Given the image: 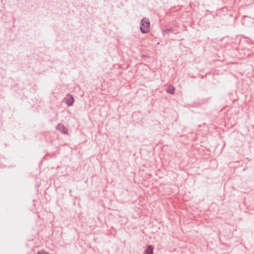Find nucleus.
I'll list each match as a JSON object with an SVG mask.
<instances>
[{
    "label": "nucleus",
    "instance_id": "obj_2",
    "mask_svg": "<svg viewBox=\"0 0 254 254\" xmlns=\"http://www.w3.org/2000/svg\"><path fill=\"white\" fill-rule=\"evenodd\" d=\"M64 102H65L68 106H71L73 103L74 98L72 95L68 94L64 99Z\"/></svg>",
    "mask_w": 254,
    "mask_h": 254
},
{
    "label": "nucleus",
    "instance_id": "obj_3",
    "mask_svg": "<svg viewBox=\"0 0 254 254\" xmlns=\"http://www.w3.org/2000/svg\"><path fill=\"white\" fill-rule=\"evenodd\" d=\"M56 128L61 132L64 134H67V130L63 125L59 124V125H58Z\"/></svg>",
    "mask_w": 254,
    "mask_h": 254
},
{
    "label": "nucleus",
    "instance_id": "obj_4",
    "mask_svg": "<svg viewBox=\"0 0 254 254\" xmlns=\"http://www.w3.org/2000/svg\"><path fill=\"white\" fill-rule=\"evenodd\" d=\"M153 248L152 246L149 245L145 250V254H153Z\"/></svg>",
    "mask_w": 254,
    "mask_h": 254
},
{
    "label": "nucleus",
    "instance_id": "obj_6",
    "mask_svg": "<svg viewBox=\"0 0 254 254\" xmlns=\"http://www.w3.org/2000/svg\"><path fill=\"white\" fill-rule=\"evenodd\" d=\"M37 254H47L46 253H38Z\"/></svg>",
    "mask_w": 254,
    "mask_h": 254
},
{
    "label": "nucleus",
    "instance_id": "obj_1",
    "mask_svg": "<svg viewBox=\"0 0 254 254\" xmlns=\"http://www.w3.org/2000/svg\"><path fill=\"white\" fill-rule=\"evenodd\" d=\"M150 21L149 19L143 18L141 21L140 30L143 33H147L149 31Z\"/></svg>",
    "mask_w": 254,
    "mask_h": 254
},
{
    "label": "nucleus",
    "instance_id": "obj_5",
    "mask_svg": "<svg viewBox=\"0 0 254 254\" xmlns=\"http://www.w3.org/2000/svg\"><path fill=\"white\" fill-rule=\"evenodd\" d=\"M174 91H175V88L171 86L168 87L166 90L167 92L170 93V94H173L174 93Z\"/></svg>",
    "mask_w": 254,
    "mask_h": 254
}]
</instances>
